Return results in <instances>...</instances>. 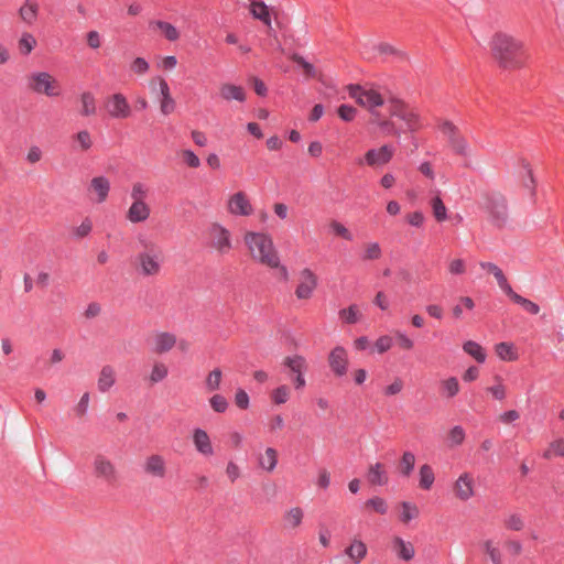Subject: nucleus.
I'll return each mask as SVG.
<instances>
[{
	"instance_id": "obj_3",
	"label": "nucleus",
	"mask_w": 564,
	"mask_h": 564,
	"mask_svg": "<svg viewBox=\"0 0 564 564\" xmlns=\"http://www.w3.org/2000/svg\"><path fill=\"white\" fill-rule=\"evenodd\" d=\"M243 242L250 257L271 269H280L284 278H288V269L280 262L279 253L274 247L272 237L267 232L247 231Z\"/></svg>"
},
{
	"instance_id": "obj_1",
	"label": "nucleus",
	"mask_w": 564,
	"mask_h": 564,
	"mask_svg": "<svg viewBox=\"0 0 564 564\" xmlns=\"http://www.w3.org/2000/svg\"><path fill=\"white\" fill-rule=\"evenodd\" d=\"M347 90L350 98L368 110L370 123L377 126L386 134H399L397 123L389 119L383 111V108L387 110V102L378 90L359 85H349Z\"/></svg>"
},
{
	"instance_id": "obj_61",
	"label": "nucleus",
	"mask_w": 564,
	"mask_h": 564,
	"mask_svg": "<svg viewBox=\"0 0 564 564\" xmlns=\"http://www.w3.org/2000/svg\"><path fill=\"white\" fill-rule=\"evenodd\" d=\"M149 69L150 64L143 57H135L130 64V70L138 76L145 75Z\"/></svg>"
},
{
	"instance_id": "obj_26",
	"label": "nucleus",
	"mask_w": 564,
	"mask_h": 564,
	"mask_svg": "<svg viewBox=\"0 0 564 564\" xmlns=\"http://www.w3.org/2000/svg\"><path fill=\"white\" fill-rule=\"evenodd\" d=\"M117 381V373L115 368L111 365H105L101 367L98 379H97V388L101 393L108 392Z\"/></svg>"
},
{
	"instance_id": "obj_42",
	"label": "nucleus",
	"mask_w": 564,
	"mask_h": 564,
	"mask_svg": "<svg viewBox=\"0 0 564 564\" xmlns=\"http://www.w3.org/2000/svg\"><path fill=\"white\" fill-rule=\"evenodd\" d=\"M452 150L460 156L468 158L471 155V150L466 139L458 133L452 141L448 142Z\"/></svg>"
},
{
	"instance_id": "obj_50",
	"label": "nucleus",
	"mask_w": 564,
	"mask_h": 564,
	"mask_svg": "<svg viewBox=\"0 0 564 564\" xmlns=\"http://www.w3.org/2000/svg\"><path fill=\"white\" fill-rule=\"evenodd\" d=\"M177 156L182 163L191 169H198L200 166L199 158L189 149H182L177 152Z\"/></svg>"
},
{
	"instance_id": "obj_24",
	"label": "nucleus",
	"mask_w": 564,
	"mask_h": 564,
	"mask_svg": "<svg viewBox=\"0 0 564 564\" xmlns=\"http://www.w3.org/2000/svg\"><path fill=\"white\" fill-rule=\"evenodd\" d=\"M219 96L224 101L236 100L238 102L246 101L247 94L243 87L231 84L223 83L219 86Z\"/></svg>"
},
{
	"instance_id": "obj_40",
	"label": "nucleus",
	"mask_w": 564,
	"mask_h": 564,
	"mask_svg": "<svg viewBox=\"0 0 564 564\" xmlns=\"http://www.w3.org/2000/svg\"><path fill=\"white\" fill-rule=\"evenodd\" d=\"M497 356L505 361H514L518 359V354L510 343H499L495 347Z\"/></svg>"
},
{
	"instance_id": "obj_32",
	"label": "nucleus",
	"mask_w": 564,
	"mask_h": 564,
	"mask_svg": "<svg viewBox=\"0 0 564 564\" xmlns=\"http://www.w3.org/2000/svg\"><path fill=\"white\" fill-rule=\"evenodd\" d=\"M304 519V510L301 507H292L283 514L284 528L288 530H297Z\"/></svg>"
},
{
	"instance_id": "obj_5",
	"label": "nucleus",
	"mask_w": 564,
	"mask_h": 564,
	"mask_svg": "<svg viewBox=\"0 0 564 564\" xmlns=\"http://www.w3.org/2000/svg\"><path fill=\"white\" fill-rule=\"evenodd\" d=\"M386 115L397 123L399 137L401 132H413L421 128L419 115L400 99H390L387 102Z\"/></svg>"
},
{
	"instance_id": "obj_6",
	"label": "nucleus",
	"mask_w": 564,
	"mask_h": 564,
	"mask_svg": "<svg viewBox=\"0 0 564 564\" xmlns=\"http://www.w3.org/2000/svg\"><path fill=\"white\" fill-rule=\"evenodd\" d=\"M480 208L487 214L489 221L502 228L509 220L508 203L499 192H487L482 195Z\"/></svg>"
},
{
	"instance_id": "obj_39",
	"label": "nucleus",
	"mask_w": 564,
	"mask_h": 564,
	"mask_svg": "<svg viewBox=\"0 0 564 564\" xmlns=\"http://www.w3.org/2000/svg\"><path fill=\"white\" fill-rule=\"evenodd\" d=\"M36 44L37 42L35 36L32 33L25 31L21 33L18 40V50L22 55L28 56L34 50Z\"/></svg>"
},
{
	"instance_id": "obj_9",
	"label": "nucleus",
	"mask_w": 564,
	"mask_h": 564,
	"mask_svg": "<svg viewBox=\"0 0 564 564\" xmlns=\"http://www.w3.org/2000/svg\"><path fill=\"white\" fill-rule=\"evenodd\" d=\"M209 246L219 256L228 254L232 248V235L220 223H213L208 228Z\"/></svg>"
},
{
	"instance_id": "obj_28",
	"label": "nucleus",
	"mask_w": 564,
	"mask_h": 564,
	"mask_svg": "<svg viewBox=\"0 0 564 564\" xmlns=\"http://www.w3.org/2000/svg\"><path fill=\"white\" fill-rule=\"evenodd\" d=\"M368 482L372 486H384L389 481V476L386 466L382 463H375L368 466L367 470Z\"/></svg>"
},
{
	"instance_id": "obj_30",
	"label": "nucleus",
	"mask_w": 564,
	"mask_h": 564,
	"mask_svg": "<svg viewBox=\"0 0 564 564\" xmlns=\"http://www.w3.org/2000/svg\"><path fill=\"white\" fill-rule=\"evenodd\" d=\"M257 463L260 469L265 473H273L278 465V452L273 447H267L262 454L257 457Z\"/></svg>"
},
{
	"instance_id": "obj_22",
	"label": "nucleus",
	"mask_w": 564,
	"mask_h": 564,
	"mask_svg": "<svg viewBox=\"0 0 564 564\" xmlns=\"http://www.w3.org/2000/svg\"><path fill=\"white\" fill-rule=\"evenodd\" d=\"M249 11L253 19L261 21L269 30L272 29L271 14L274 13L264 2L252 0L249 4Z\"/></svg>"
},
{
	"instance_id": "obj_60",
	"label": "nucleus",
	"mask_w": 564,
	"mask_h": 564,
	"mask_svg": "<svg viewBox=\"0 0 564 564\" xmlns=\"http://www.w3.org/2000/svg\"><path fill=\"white\" fill-rule=\"evenodd\" d=\"M329 228L334 235H336L345 240L351 241L354 238L351 231L345 225L339 223L338 220H332L329 223Z\"/></svg>"
},
{
	"instance_id": "obj_7",
	"label": "nucleus",
	"mask_w": 564,
	"mask_h": 564,
	"mask_svg": "<svg viewBox=\"0 0 564 564\" xmlns=\"http://www.w3.org/2000/svg\"><path fill=\"white\" fill-rule=\"evenodd\" d=\"M26 82L28 88L34 94L50 98L59 97L62 94L59 82L47 72H33L28 76Z\"/></svg>"
},
{
	"instance_id": "obj_48",
	"label": "nucleus",
	"mask_w": 564,
	"mask_h": 564,
	"mask_svg": "<svg viewBox=\"0 0 564 564\" xmlns=\"http://www.w3.org/2000/svg\"><path fill=\"white\" fill-rule=\"evenodd\" d=\"M460 390L458 380L455 377H449L441 382V391L444 397L451 399L457 395Z\"/></svg>"
},
{
	"instance_id": "obj_55",
	"label": "nucleus",
	"mask_w": 564,
	"mask_h": 564,
	"mask_svg": "<svg viewBox=\"0 0 564 564\" xmlns=\"http://www.w3.org/2000/svg\"><path fill=\"white\" fill-rule=\"evenodd\" d=\"M415 464V456L411 452H404L400 460V471L403 476L408 477L411 475Z\"/></svg>"
},
{
	"instance_id": "obj_58",
	"label": "nucleus",
	"mask_w": 564,
	"mask_h": 564,
	"mask_svg": "<svg viewBox=\"0 0 564 564\" xmlns=\"http://www.w3.org/2000/svg\"><path fill=\"white\" fill-rule=\"evenodd\" d=\"M503 525L508 530L521 531L524 528V520L520 514L511 513L505 518Z\"/></svg>"
},
{
	"instance_id": "obj_23",
	"label": "nucleus",
	"mask_w": 564,
	"mask_h": 564,
	"mask_svg": "<svg viewBox=\"0 0 564 564\" xmlns=\"http://www.w3.org/2000/svg\"><path fill=\"white\" fill-rule=\"evenodd\" d=\"M193 444L195 446V449L202 454L203 456H213L214 455V447L210 441L209 435L205 430L202 429H195L193 431Z\"/></svg>"
},
{
	"instance_id": "obj_34",
	"label": "nucleus",
	"mask_w": 564,
	"mask_h": 564,
	"mask_svg": "<svg viewBox=\"0 0 564 564\" xmlns=\"http://www.w3.org/2000/svg\"><path fill=\"white\" fill-rule=\"evenodd\" d=\"M79 115L91 117L97 112L96 98L91 91H84L79 95Z\"/></svg>"
},
{
	"instance_id": "obj_64",
	"label": "nucleus",
	"mask_w": 564,
	"mask_h": 564,
	"mask_svg": "<svg viewBox=\"0 0 564 564\" xmlns=\"http://www.w3.org/2000/svg\"><path fill=\"white\" fill-rule=\"evenodd\" d=\"M209 403H210L212 409L218 413H224L228 408V402H227L226 398L220 394H214L209 399Z\"/></svg>"
},
{
	"instance_id": "obj_14",
	"label": "nucleus",
	"mask_w": 564,
	"mask_h": 564,
	"mask_svg": "<svg viewBox=\"0 0 564 564\" xmlns=\"http://www.w3.org/2000/svg\"><path fill=\"white\" fill-rule=\"evenodd\" d=\"M317 275L311 269H302L299 273V282L295 289V296L299 300H310L317 288Z\"/></svg>"
},
{
	"instance_id": "obj_37",
	"label": "nucleus",
	"mask_w": 564,
	"mask_h": 564,
	"mask_svg": "<svg viewBox=\"0 0 564 564\" xmlns=\"http://www.w3.org/2000/svg\"><path fill=\"white\" fill-rule=\"evenodd\" d=\"M74 149L86 152L93 147V138L88 130H80L72 137Z\"/></svg>"
},
{
	"instance_id": "obj_49",
	"label": "nucleus",
	"mask_w": 564,
	"mask_h": 564,
	"mask_svg": "<svg viewBox=\"0 0 564 564\" xmlns=\"http://www.w3.org/2000/svg\"><path fill=\"white\" fill-rule=\"evenodd\" d=\"M495 384L487 388V392H489L494 399L498 401H503L507 397V387L503 383V380L500 376L494 377Z\"/></svg>"
},
{
	"instance_id": "obj_56",
	"label": "nucleus",
	"mask_w": 564,
	"mask_h": 564,
	"mask_svg": "<svg viewBox=\"0 0 564 564\" xmlns=\"http://www.w3.org/2000/svg\"><path fill=\"white\" fill-rule=\"evenodd\" d=\"M89 402H90V393L89 392L83 393V395L80 397V399L78 400V402L75 404V406L73 409L74 414L77 419H83L87 415Z\"/></svg>"
},
{
	"instance_id": "obj_10",
	"label": "nucleus",
	"mask_w": 564,
	"mask_h": 564,
	"mask_svg": "<svg viewBox=\"0 0 564 564\" xmlns=\"http://www.w3.org/2000/svg\"><path fill=\"white\" fill-rule=\"evenodd\" d=\"M452 491L455 499L460 502L470 500L476 495V482L474 475L469 471L462 473L453 482Z\"/></svg>"
},
{
	"instance_id": "obj_31",
	"label": "nucleus",
	"mask_w": 564,
	"mask_h": 564,
	"mask_svg": "<svg viewBox=\"0 0 564 564\" xmlns=\"http://www.w3.org/2000/svg\"><path fill=\"white\" fill-rule=\"evenodd\" d=\"M367 552V545L357 538H354L345 550V554L354 564H359L366 557Z\"/></svg>"
},
{
	"instance_id": "obj_27",
	"label": "nucleus",
	"mask_w": 564,
	"mask_h": 564,
	"mask_svg": "<svg viewBox=\"0 0 564 564\" xmlns=\"http://www.w3.org/2000/svg\"><path fill=\"white\" fill-rule=\"evenodd\" d=\"M149 26L170 42H176L181 36L180 31L173 24L163 20H151Z\"/></svg>"
},
{
	"instance_id": "obj_38",
	"label": "nucleus",
	"mask_w": 564,
	"mask_h": 564,
	"mask_svg": "<svg viewBox=\"0 0 564 564\" xmlns=\"http://www.w3.org/2000/svg\"><path fill=\"white\" fill-rule=\"evenodd\" d=\"M435 474L429 464H424L419 469V487L423 490H430L434 484Z\"/></svg>"
},
{
	"instance_id": "obj_57",
	"label": "nucleus",
	"mask_w": 564,
	"mask_h": 564,
	"mask_svg": "<svg viewBox=\"0 0 564 564\" xmlns=\"http://www.w3.org/2000/svg\"><path fill=\"white\" fill-rule=\"evenodd\" d=\"M431 206L437 221H444L447 218V209L440 196H435L431 200Z\"/></svg>"
},
{
	"instance_id": "obj_63",
	"label": "nucleus",
	"mask_w": 564,
	"mask_h": 564,
	"mask_svg": "<svg viewBox=\"0 0 564 564\" xmlns=\"http://www.w3.org/2000/svg\"><path fill=\"white\" fill-rule=\"evenodd\" d=\"M394 337L397 339L398 346L403 350H411L414 347V341L403 332L394 330Z\"/></svg>"
},
{
	"instance_id": "obj_46",
	"label": "nucleus",
	"mask_w": 564,
	"mask_h": 564,
	"mask_svg": "<svg viewBox=\"0 0 564 564\" xmlns=\"http://www.w3.org/2000/svg\"><path fill=\"white\" fill-rule=\"evenodd\" d=\"M466 438L465 430L460 425H455L447 433V446L453 448L460 446Z\"/></svg>"
},
{
	"instance_id": "obj_4",
	"label": "nucleus",
	"mask_w": 564,
	"mask_h": 564,
	"mask_svg": "<svg viewBox=\"0 0 564 564\" xmlns=\"http://www.w3.org/2000/svg\"><path fill=\"white\" fill-rule=\"evenodd\" d=\"M142 250L137 254V270L142 276L160 275L165 256L162 247L154 241H142Z\"/></svg>"
},
{
	"instance_id": "obj_13",
	"label": "nucleus",
	"mask_w": 564,
	"mask_h": 564,
	"mask_svg": "<svg viewBox=\"0 0 564 564\" xmlns=\"http://www.w3.org/2000/svg\"><path fill=\"white\" fill-rule=\"evenodd\" d=\"M394 155V149L390 144H383L379 148L368 150L364 160L359 161L358 164H366L369 167L377 169L388 164Z\"/></svg>"
},
{
	"instance_id": "obj_15",
	"label": "nucleus",
	"mask_w": 564,
	"mask_h": 564,
	"mask_svg": "<svg viewBox=\"0 0 564 564\" xmlns=\"http://www.w3.org/2000/svg\"><path fill=\"white\" fill-rule=\"evenodd\" d=\"M227 212L232 216L248 217L253 214V207L245 192H237L227 200Z\"/></svg>"
},
{
	"instance_id": "obj_25",
	"label": "nucleus",
	"mask_w": 564,
	"mask_h": 564,
	"mask_svg": "<svg viewBox=\"0 0 564 564\" xmlns=\"http://www.w3.org/2000/svg\"><path fill=\"white\" fill-rule=\"evenodd\" d=\"M391 544L392 551L395 553L398 558L405 562H410L414 558L415 547L411 542L405 541L400 536H393Z\"/></svg>"
},
{
	"instance_id": "obj_11",
	"label": "nucleus",
	"mask_w": 564,
	"mask_h": 564,
	"mask_svg": "<svg viewBox=\"0 0 564 564\" xmlns=\"http://www.w3.org/2000/svg\"><path fill=\"white\" fill-rule=\"evenodd\" d=\"M111 191L110 180L104 175L94 176L87 185V196L94 204H104Z\"/></svg>"
},
{
	"instance_id": "obj_44",
	"label": "nucleus",
	"mask_w": 564,
	"mask_h": 564,
	"mask_svg": "<svg viewBox=\"0 0 564 564\" xmlns=\"http://www.w3.org/2000/svg\"><path fill=\"white\" fill-rule=\"evenodd\" d=\"M270 398L275 405H282L290 400L291 388L288 384H281L271 391Z\"/></svg>"
},
{
	"instance_id": "obj_8",
	"label": "nucleus",
	"mask_w": 564,
	"mask_h": 564,
	"mask_svg": "<svg viewBox=\"0 0 564 564\" xmlns=\"http://www.w3.org/2000/svg\"><path fill=\"white\" fill-rule=\"evenodd\" d=\"M93 476L101 482L115 487L120 479L119 470L111 458L105 454H96L91 463Z\"/></svg>"
},
{
	"instance_id": "obj_35",
	"label": "nucleus",
	"mask_w": 564,
	"mask_h": 564,
	"mask_svg": "<svg viewBox=\"0 0 564 564\" xmlns=\"http://www.w3.org/2000/svg\"><path fill=\"white\" fill-rule=\"evenodd\" d=\"M283 365L295 375L305 373L308 369L306 359L301 355L286 356L283 359Z\"/></svg>"
},
{
	"instance_id": "obj_29",
	"label": "nucleus",
	"mask_w": 564,
	"mask_h": 564,
	"mask_svg": "<svg viewBox=\"0 0 564 564\" xmlns=\"http://www.w3.org/2000/svg\"><path fill=\"white\" fill-rule=\"evenodd\" d=\"M398 519L403 525H408L411 521L420 517L419 507L411 501H401L398 505Z\"/></svg>"
},
{
	"instance_id": "obj_33",
	"label": "nucleus",
	"mask_w": 564,
	"mask_h": 564,
	"mask_svg": "<svg viewBox=\"0 0 564 564\" xmlns=\"http://www.w3.org/2000/svg\"><path fill=\"white\" fill-rule=\"evenodd\" d=\"M480 268L482 270H486L488 273L492 274L495 276V279L497 280V283L498 285L500 286V289L507 294V293H511V285L509 284L505 273L502 272V270L496 265L495 263L492 262H481L480 263Z\"/></svg>"
},
{
	"instance_id": "obj_47",
	"label": "nucleus",
	"mask_w": 564,
	"mask_h": 564,
	"mask_svg": "<svg viewBox=\"0 0 564 564\" xmlns=\"http://www.w3.org/2000/svg\"><path fill=\"white\" fill-rule=\"evenodd\" d=\"M382 257V250L378 242H366L362 246V260L375 261Z\"/></svg>"
},
{
	"instance_id": "obj_16",
	"label": "nucleus",
	"mask_w": 564,
	"mask_h": 564,
	"mask_svg": "<svg viewBox=\"0 0 564 564\" xmlns=\"http://www.w3.org/2000/svg\"><path fill=\"white\" fill-rule=\"evenodd\" d=\"M328 366L336 377H343L348 371V351L343 346L334 347L328 357Z\"/></svg>"
},
{
	"instance_id": "obj_53",
	"label": "nucleus",
	"mask_w": 564,
	"mask_h": 564,
	"mask_svg": "<svg viewBox=\"0 0 564 564\" xmlns=\"http://www.w3.org/2000/svg\"><path fill=\"white\" fill-rule=\"evenodd\" d=\"M564 456V440H555L550 443L549 447L543 453V457L546 459H551L553 457H563Z\"/></svg>"
},
{
	"instance_id": "obj_59",
	"label": "nucleus",
	"mask_w": 564,
	"mask_h": 564,
	"mask_svg": "<svg viewBox=\"0 0 564 564\" xmlns=\"http://www.w3.org/2000/svg\"><path fill=\"white\" fill-rule=\"evenodd\" d=\"M366 508L372 509L376 513L386 514L388 512V503L381 497H372L365 503Z\"/></svg>"
},
{
	"instance_id": "obj_52",
	"label": "nucleus",
	"mask_w": 564,
	"mask_h": 564,
	"mask_svg": "<svg viewBox=\"0 0 564 564\" xmlns=\"http://www.w3.org/2000/svg\"><path fill=\"white\" fill-rule=\"evenodd\" d=\"M482 550L489 556L492 564H502L501 552L491 540H486L482 542Z\"/></svg>"
},
{
	"instance_id": "obj_2",
	"label": "nucleus",
	"mask_w": 564,
	"mask_h": 564,
	"mask_svg": "<svg viewBox=\"0 0 564 564\" xmlns=\"http://www.w3.org/2000/svg\"><path fill=\"white\" fill-rule=\"evenodd\" d=\"M491 56L498 66L505 70H516L524 67L528 59L524 43L503 32L496 33L490 40Z\"/></svg>"
},
{
	"instance_id": "obj_21",
	"label": "nucleus",
	"mask_w": 564,
	"mask_h": 564,
	"mask_svg": "<svg viewBox=\"0 0 564 564\" xmlns=\"http://www.w3.org/2000/svg\"><path fill=\"white\" fill-rule=\"evenodd\" d=\"M17 15L23 25L29 28L35 25L40 15V3L36 0H23Z\"/></svg>"
},
{
	"instance_id": "obj_51",
	"label": "nucleus",
	"mask_w": 564,
	"mask_h": 564,
	"mask_svg": "<svg viewBox=\"0 0 564 564\" xmlns=\"http://www.w3.org/2000/svg\"><path fill=\"white\" fill-rule=\"evenodd\" d=\"M221 377H223V373L219 368L212 370L205 379L206 390L208 392L218 390L220 388Z\"/></svg>"
},
{
	"instance_id": "obj_12",
	"label": "nucleus",
	"mask_w": 564,
	"mask_h": 564,
	"mask_svg": "<svg viewBox=\"0 0 564 564\" xmlns=\"http://www.w3.org/2000/svg\"><path fill=\"white\" fill-rule=\"evenodd\" d=\"M104 106L108 116L112 119H127L131 116V107L121 93L108 96Z\"/></svg>"
},
{
	"instance_id": "obj_62",
	"label": "nucleus",
	"mask_w": 564,
	"mask_h": 564,
	"mask_svg": "<svg viewBox=\"0 0 564 564\" xmlns=\"http://www.w3.org/2000/svg\"><path fill=\"white\" fill-rule=\"evenodd\" d=\"M438 128L448 142L459 133L457 127L451 121L441 122Z\"/></svg>"
},
{
	"instance_id": "obj_41",
	"label": "nucleus",
	"mask_w": 564,
	"mask_h": 564,
	"mask_svg": "<svg viewBox=\"0 0 564 564\" xmlns=\"http://www.w3.org/2000/svg\"><path fill=\"white\" fill-rule=\"evenodd\" d=\"M507 295H508V296H509V297H510L514 303H517V304L521 305V306H522V307H523L528 313H530V314H532V315H536V314H539V312H540V306H539L536 303H534V302H532V301H530V300H528V299H525V297H523V296L519 295V294H518V293H516L512 289H511V293H507Z\"/></svg>"
},
{
	"instance_id": "obj_43",
	"label": "nucleus",
	"mask_w": 564,
	"mask_h": 564,
	"mask_svg": "<svg viewBox=\"0 0 564 564\" xmlns=\"http://www.w3.org/2000/svg\"><path fill=\"white\" fill-rule=\"evenodd\" d=\"M149 195L150 188L145 183L137 181L131 184L129 194L131 200H148Z\"/></svg>"
},
{
	"instance_id": "obj_20",
	"label": "nucleus",
	"mask_w": 564,
	"mask_h": 564,
	"mask_svg": "<svg viewBox=\"0 0 564 564\" xmlns=\"http://www.w3.org/2000/svg\"><path fill=\"white\" fill-rule=\"evenodd\" d=\"M158 84L160 89V110L164 116L174 112L176 104L171 95L167 82L163 77H155L151 80V86Z\"/></svg>"
},
{
	"instance_id": "obj_18",
	"label": "nucleus",
	"mask_w": 564,
	"mask_h": 564,
	"mask_svg": "<svg viewBox=\"0 0 564 564\" xmlns=\"http://www.w3.org/2000/svg\"><path fill=\"white\" fill-rule=\"evenodd\" d=\"M177 345V335L169 330H158L152 337V350L156 355H164Z\"/></svg>"
},
{
	"instance_id": "obj_17",
	"label": "nucleus",
	"mask_w": 564,
	"mask_h": 564,
	"mask_svg": "<svg viewBox=\"0 0 564 564\" xmlns=\"http://www.w3.org/2000/svg\"><path fill=\"white\" fill-rule=\"evenodd\" d=\"M143 471L147 476L163 479L167 475L166 459L160 454H151L143 462Z\"/></svg>"
},
{
	"instance_id": "obj_36",
	"label": "nucleus",
	"mask_w": 564,
	"mask_h": 564,
	"mask_svg": "<svg viewBox=\"0 0 564 564\" xmlns=\"http://www.w3.org/2000/svg\"><path fill=\"white\" fill-rule=\"evenodd\" d=\"M169 376V367L165 362L161 360H155L152 364L151 371L148 377V381L150 384H156Z\"/></svg>"
},
{
	"instance_id": "obj_54",
	"label": "nucleus",
	"mask_w": 564,
	"mask_h": 564,
	"mask_svg": "<svg viewBox=\"0 0 564 564\" xmlns=\"http://www.w3.org/2000/svg\"><path fill=\"white\" fill-rule=\"evenodd\" d=\"M360 312L357 305L352 304L339 311V317L347 324H355L360 319Z\"/></svg>"
},
{
	"instance_id": "obj_45",
	"label": "nucleus",
	"mask_w": 564,
	"mask_h": 564,
	"mask_svg": "<svg viewBox=\"0 0 564 564\" xmlns=\"http://www.w3.org/2000/svg\"><path fill=\"white\" fill-rule=\"evenodd\" d=\"M463 350L480 364L486 360V352L484 348L474 340H467L464 343Z\"/></svg>"
},
{
	"instance_id": "obj_19",
	"label": "nucleus",
	"mask_w": 564,
	"mask_h": 564,
	"mask_svg": "<svg viewBox=\"0 0 564 564\" xmlns=\"http://www.w3.org/2000/svg\"><path fill=\"white\" fill-rule=\"evenodd\" d=\"M152 213V208L148 200H131L124 217L130 224L145 223Z\"/></svg>"
}]
</instances>
